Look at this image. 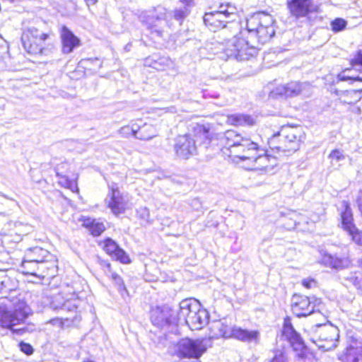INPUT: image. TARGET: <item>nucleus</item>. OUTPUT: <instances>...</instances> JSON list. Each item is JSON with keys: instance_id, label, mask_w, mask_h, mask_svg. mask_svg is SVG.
<instances>
[{"instance_id": "38", "label": "nucleus", "mask_w": 362, "mask_h": 362, "mask_svg": "<svg viewBox=\"0 0 362 362\" xmlns=\"http://www.w3.org/2000/svg\"><path fill=\"white\" fill-rule=\"evenodd\" d=\"M105 228L104 224L95 220L94 224H93L90 229V232L93 235L98 236L105 230Z\"/></svg>"}, {"instance_id": "39", "label": "nucleus", "mask_w": 362, "mask_h": 362, "mask_svg": "<svg viewBox=\"0 0 362 362\" xmlns=\"http://www.w3.org/2000/svg\"><path fill=\"white\" fill-rule=\"evenodd\" d=\"M270 362H287V358L281 350H276Z\"/></svg>"}, {"instance_id": "47", "label": "nucleus", "mask_w": 362, "mask_h": 362, "mask_svg": "<svg viewBox=\"0 0 362 362\" xmlns=\"http://www.w3.org/2000/svg\"><path fill=\"white\" fill-rule=\"evenodd\" d=\"M88 6L96 4L98 0H84Z\"/></svg>"}, {"instance_id": "36", "label": "nucleus", "mask_w": 362, "mask_h": 362, "mask_svg": "<svg viewBox=\"0 0 362 362\" xmlns=\"http://www.w3.org/2000/svg\"><path fill=\"white\" fill-rule=\"evenodd\" d=\"M328 158L331 160V162H339L345 159V155L343 151L339 149H334L329 154Z\"/></svg>"}, {"instance_id": "3", "label": "nucleus", "mask_w": 362, "mask_h": 362, "mask_svg": "<svg viewBox=\"0 0 362 362\" xmlns=\"http://www.w3.org/2000/svg\"><path fill=\"white\" fill-rule=\"evenodd\" d=\"M12 310H0V326L10 329L16 335L22 336L33 332L35 329L33 324L16 327L23 325L30 313V309L26 303L22 299L14 298L12 300Z\"/></svg>"}, {"instance_id": "23", "label": "nucleus", "mask_w": 362, "mask_h": 362, "mask_svg": "<svg viewBox=\"0 0 362 362\" xmlns=\"http://www.w3.org/2000/svg\"><path fill=\"white\" fill-rule=\"evenodd\" d=\"M341 208L343 211L341 212V218L344 230L345 231L353 230L356 226L353 223V215L349 203L346 201H343L341 202Z\"/></svg>"}, {"instance_id": "2", "label": "nucleus", "mask_w": 362, "mask_h": 362, "mask_svg": "<svg viewBox=\"0 0 362 362\" xmlns=\"http://www.w3.org/2000/svg\"><path fill=\"white\" fill-rule=\"evenodd\" d=\"M218 141L230 156L251 160L250 170L270 172L277 164L276 158L268 155L255 138L228 130L218 134Z\"/></svg>"}, {"instance_id": "10", "label": "nucleus", "mask_w": 362, "mask_h": 362, "mask_svg": "<svg viewBox=\"0 0 362 362\" xmlns=\"http://www.w3.org/2000/svg\"><path fill=\"white\" fill-rule=\"evenodd\" d=\"M171 13H168L166 9L162 6H157L150 11L146 18V24L152 34L162 37L163 33H168L173 23L170 21Z\"/></svg>"}, {"instance_id": "42", "label": "nucleus", "mask_w": 362, "mask_h": 362, "mask_svg": "<svg viewBox=\"0 0 362 362\" xmlns=\"http://www.w3.org/2000/svg\"><path fill=\"white\" fill-rule=\"evenodd\" d=\"M302 285L306 288H311L317 286V282L315 279L311 278L304 279L302 281Z\"/></svg>"}, {"instance_id": "24", "label": "nucleus", "mask_w": 362, "mask_h": 362, "mask_svg": "<svg viewBox=\"0 0 362 362\" xmlns=\"http://www.w3.org/2000/svg\"><path fill=\"white\" fill-rule=\"evenodd\" d=\"M51 307L53 310H62L68 312H74L77 309V306L73 300L62 301L61 295H57L54 297L51 303Z\"/></svg>"}, {"instance_id": "35", "label": "nucleus", "mask_w": 362, "mask_h": 362, "mask_svg": "<svg viewBox=\"0 0 362 362\" xmlns=\"http://www.w3.org/2000/svg\"><path fill=\"white\" fill-rule=\"evenodd\" d=\"M346 25V21L343 18H336L331 23L332 29L334 32L341 31L345 28Z\"/></svg>"}, {"instance_id": "32", "label": "nucleus", "mask_w": 362, "mask_h": 362, "mask_svg": "<svg viewBox=\"0 0 362 362\" xmlns=\"http://www.w3.org/2000/svg\"><path fill=\"white\" fill-rule=\"evenodd\" d=\"M233 11V7L228 5L221 4L218 10L216 11H223V14H225L226 20H228L230 22V21H233V18L235 16V13Z\"/></svg>"}, {"instance_id": "1", "label": "nucleus", "mask_w": 362, "mask_h": 362, "mask_svg": "<svg viewBox=\"0 0 362 362\" xmlns=\"http://www.w3.org/2000/svg\"><path fill=\"white\" fill-rule=\"evenodd\" d=\"M273 17L256 13L246 21V29L226 42L223 51L228 58L238 61L249 59L257 52V46L268 42L275 34Z\"/></svg>"}, {"instance_id": "26", "label": "nucleus", "mask_w": 362, "mask_h": 362, "mask_svg": "<svg viewBox=\"0 0 362 362\" xmlns=\"http://www.w3.org/2000/svg\"><path fill=\"white\" fill-rule=\"evenodd\" d=\"M322 262L334 269H343L348 267L351 262L349 258L334 257L331 255H325L322 257Z\"/></svg>"}, {"instance_id": "9", "label": "nucleus", "mask_w": 362, "mask_h": 362, "mask_svg": "<svg viewBox=\"0 0 362 362\" xmlns=\"http://www.w3.org/2000/svg\"><path fill=\"white\" fill-rule=\"evenodd\" d=\"M50 33H44L35 27L25 28L21 42L25 50L30 54H42L46 41L49 40Z\"/></svg>"}, {"instance_id": "6", "label": "nucleus", "mask_w": 362, "mask_h": 362, "mask_svg": "<svg viewBox=\"0 0 362 362\" xmlns=\"http://www.w3.org/2000/svg\"><path fill=\"white\" fill-rule=\"evenodd\" d=\"M177 315L179 320H183L191 329H200L209 322L208 312L194 298L182 300Z\"/></svg>"}, {"instance_id": "18", "label": "nucleus", "mask_w": 362, "mask_h": 362, "mask_svg": "<svg viewBox=\"0 0 362 362\" xmlns=\"http://www.w3.org/2000/svg\"><path fill=\"white\" fill-rule=\"evenodd\" d=\"M288 7L296 18L306 16L313 9V0H288Z\"/></svg>"}, {"instance_id": "49", "label": "nucleus", "mask_w": 362, "mask_h": 362, "mask_svg": "<svg viewBox=\"0 0 362 362\" xmlns=\"http://www.w3.org/2000/svg\"><path fill=\"white\" fill-rule=\"evenodd\" d=\"M0 195H1V196H2V197H4V198H6V199H9V198L7 197V195H6V194H3V193H2V192H0Z\"/></svg>"}, {"instance_id": "41", "label": "nucleus", "mask_w": 362, "mask_h": 362, "mask_svg": "<svg viewBox=\"0 0 362 362\" xmlns=\"http://www.w3.org/2000/svg\"><path fill=\"white\" fill-rule=\"evenodd\" d=\"M19 346H20V349L22 352H23L24 354H25L26 355H31L33 353V346L28 344V343H25L23 341H21L20 344H19Z\"/></svg>"}, {"instance_id": "29", "label": "nucleus", "mask_w": 362, "mask_h": 362, "mask_svg": "<svg viewBox=\"0 0 362 362\" xmlns=\"http://www.w3.org/2000/svg\"><path fill=\"white\" fill-rule=\"evenodd\" d=\"M189 6H187L186 4H185L184 6L177 8L173 11L168 12V13H171L170 21L171 20L172 18H173L175 21L179 22L180 25H181L183 20L189 13V10L188 8Z\"/></svg>"}, {"instance_id": "17", "label": "nucleus", "mask_w": 362, "mask_h": 362, "mask_svg": "<svg viewBox=\"0 0 362 362\" xmlns=\"http://www.w3.org/2000/svg\"><path fill=\"white\" fill-rule=\"evenodd\" d=\"M284 94L286 97H296L299 95L309 96L311 93L312 86L307 82L291 81L284 87Z\"/></svg>"}, {"instance_id": "13", "label": "nucleus", "mask_w": 362, "mask_h": 362, "mask_svg": "<svg viewBox=\"0 0 362 362\" xmlns=\"http://www.w3.org/2000/svg\"><path fill=\"white\" fill-rule=\"evenodd\" d=\"M206 340L203 339H182L177 343V354L180 357L189 358H200L207 349Z\"/></svg>"}, {"instance_id": "30", "label": "nucleus", "mask_w": 362, "mask_h": 362, "mask_svg": "<svg viewBox=\"0 0 362 362\" xmlns=\"http://www.w3.org/2000/svg\"><path fill=\"white\" fill-rule=\"evenodd\" d=\"M106 267L108 269V273H107V275L110 276L111 279L114 281L115 285L117 286L118 291L119 292L127 291L122 279L117 274L112 272L111 271L110 264L107 263L106 264Z\"/></svg>"}, {"instance_id": "34", "label": "nucleus", "mask_w": 362, "mask_h": 362, "mask_svg": "<svg viewBox=\"0 0 362 362\" xmlns=\"http://www.w3.org/2000/svg\"><path fill=\"white\" fill-rule=\"evenodd\" d=\"M346 232L355 243L358 245H362V231L359 230L356 227H354L353 230H349Z\"/></svg>"}, {"instance_id": "44", "label": "nucleus", "mask_w": 362, "mask_h": 362, "mask_svg": "<svg viewBox=\"0 0 362 362\" xmlns=\"http://www.w3.org/2000/svg\"><path fill=\"white\" fill-rule=\"evenodd\" d=\"M95 219L90 218H83L82 219V225L83 226L88 228L89 230L91 228L93 224H94Z\"/></svg>"}, {"instance_id": "15", "label": "nucleus", "mask_w": 362, "mask_h": 362, "mask_svg": "<svg viewBox=\"0 0 362 362\" xmlns=\"http://www.w3.org/2000/svg\"><path fill=\"white\" fill-rule=\"evenodd\" d=\"M282 334L289 341L295 350L301 351L297 354L299 362H305L304 361L305 354L302 351L304 348L303 341L299 334H298L293 327L289 318H285L284 320Z\"/></svg>"}, {"instance_id": "43", "label": "nucleus", "mask_w": 362, "mask_h": 362, "mask_svg": "<svg viewBox=\"0 0 362 362\" xmlns=\"http://www.w3.org/2000/svg\"><path fill=\"white\" fill-rule=\"evenodd\" d=\"M351 64L353 66L356 65L362 66V52H358L355 57L351 60Z\"/></svg>"}, {"instance_id": "7", "label": "nucleus", "mask_w": 362, "mask_h": 362, "mask_svg": "<svg viewBox=\"0 0 362 362\" xmlns=\"http://www.w3.org/2000/svg\"><path fill=\"white\" fill-rule=\"evenodd\" d=\"M208 130L203 126L197 124L194 127V134L187 133L178 136L175 144V151L178 157L187 159L197 151L196 142L208 138Z\"/></svg>"}, {"instance_id": "28", "label": "nucleus", "mask_w": 362, "mask_h": 362, "mask_svg": "<svg viewBox=\"0 0 362 362\" xmlns=\"http://www.w3.org/2000/svg\"><path fill=\"white\" fill-rule=\"evenodd\" d=\"M340 358L343 362H362V349L350 348Z\"/></svg>"}, {"instance_id": "20", "label": "nucleus", "mask_w": 362, "mask_h": 362, "mask_svg": "<svg viewBox=\"0 0 362 362\" xmlns=\"http://www.w3.org/2000/svg\"><path fill=\"white\" fill-rule=\"evenodd\" d=\"M62 43V52L69 54L80 45V40L65 25H63L60 32Z\"/></svg>"}, {"instance_id": "45", "label": "nucleus", "mask_w": 362, "mask_h": 362, "mask_svg": "<svg viewBox=\"0 0 362 362\" xmlns=\"http://www.w3.org/2000/svg\"><path fill=\"white\" fill-rule=\"evenodd\" d=\"M192 206L196 209L199 210V209L201 207V202L199 199H194L192 201Z\"/></svg>"}, {"instance_id": "33", "label": "nucleus", "mask_w": 362, "mask_h": 362, "mask_svg": "<svg viewBox=\"0 0 362 362\" xmlns=\"http://www.w3.org/2000/svg\"><path fill=\"white\" fill-rule=\"evenodd\" d=\"M8 284H9V279L4 274V272L0 271V292L2 294H6L9 291L11 290V288L8 286Z\"/></svg>"}, {"instance_id": "5", "label": "nucleus", "mask_w": 362, "mask_h": 362, "mask_svg": "<svg viewBox=\"0 0 362 362\" xmlns=\"http://www.w3.org/2000/svg\"><path fill=\"white\" fill-rule=\"evenodd\" d=\"M209 329L211 338H233L247 343H257L259 339V331L243 329L228 323L226 320L211 322Z\"/></svg>"}, {"instance_id": "16", "label": "nucleus", "mask_w": 362, "mask_h": 362, "mask_svg": "<svg viewBox=\"0 0 362 362\" xmlns=\"http://www.w3.org/2000/svg\"><path fill=\"white\" fill-rule=\"evenodd\" d=\"M223 11H211L206 13L203 17L204 23L206 27L213 32L223 28L229 21L226 20Z\"/></svg>"}, {"instance_id": "25", "label": "nucleus", "mask_w": 362, "mask_h": 362, "mask_svg": "<svg viewBox=\"0 0 362 362\" xmlns=\"http://www.w3.org/2000/svg\"><path fill=\"white\" fill-rule=\"evenodd\" d=\"M119 134H121L123 137H129L130 135H132L134 137L141 139V140H149L152 139L154 135H145L142 133V132L139 129L136 128L134 125L132 127L127 125L121 127L119 130Z\"/></svg>"}, {"instance_id": "21", "label": "nucleus", "mask_w": 362, "mask_h": 362, "mask_svg": "<svg viewBox=\"0 0 362 362\" xmlns=\"http://www.w3.org/2000/svg\"><path fill=\"white\" fill-rule=\"evenodd\" d=\"M151 319L152 323L158 327H163L173 322L170 310L168 308L153 310L151 313Z\"/></svg>"}, {"instance_id": "12", "label": "nucleus", "mask_w": 362, "mask_h": 362, "mask_svg": "<svg viewBox=\"0 0 362 362\" xmlns=\"http://www.w3.org/2000/svg\"><path fill=\"white\" fill-rule=\"evenodd\" d=\"M108 188L109 192L105 199L107 206L115 216L124 214L129 206V196L121 192L115 182L109 184Z\"/></svg>"}, {"instance_id": "19", "label": "nucleus", "mask_w": 362, "mask_h": 362, "mask_svg": "<svg viewBox=\"0 0 362 362\" xmlns=\"http://www.w3.org/2000/svg\"><path fill=\"white\" fill-rule=\"evenodd\" d=\"M103 249L112 258L119 261L123 264L130 262L129 256L124 250L119 247V245L111 238H107L103 243Z\"/></svg>"}, {"instance_id": "37", "label": "nucleus", "mask_w": 362, "mask_h": 362, "mask_svg": "<svg viewBox=\"0 0 362 362\" xmlns=\"http://www.w3.org/2000/svg\"><path fill=\"white\" fill-rule=\"evenodd\" d=\"M138 217L146 223H150V213L146 207H140L136 211Z\"/></svg>"}, {"instance_id": "11", "label": "nucleus", "mask_w": 362, "mask_h": 362, "mask_svg": "<svg viewBox=\"0 0 362 362\" xmlns=\"http://www.w3.org/2000/svg\"><path fill=\"white\" fill-rule=\"evenodd\" d=\"M49 256V252L42 247H35L28 249L25 255L21 269L24 274L37 276V271L40 269V265L47 261Z\"/></svg>"}, {"instance_id": "4", "label": "nucleus", "mask_w": 362, "mask_h": 362, "mask_svg": "<svg viewBox=\"0 0 362 362\" xmlns=\"http://www.w3.org/2000/svg\"><path fill=\"white\" fill-rule=\"evenodd\" d=\"M305 139V133L301 126L285 125L269 139L268 144L276 153L290 154L298 151Z\"/></svg>"}, {"instance_id": "40", "label": "nucleus", "mask_w": 362, "mask_h": 362, "mask_svg": "<svg viewBox=\"0 0 362 362\" xmlns=\"http://www.w3.org/2000/svg\"><path fill=\"white\" fill-rule=\"evenodd\" d=\"M346 71V70L344 71L342 74L339 75V78L340 81L352 80V81H362V76L345 75ZM360 91L362 92V88L360 90Z\"/></svg>"}, {"instance_id": "14", "label": "nucleus", "mask_w": 362, "mask_h": 362, "mask_svg": "<svg viewBox=\"0 0 362 362\" xmlns=\"http://www.w3.org/2000/svg\"><path fill=\"white\" fill-rule=\"evenodd\" d=\"M321 300L313 298V300L307 296L294 295L291 300L293 313L297 317H304L315 313L319 310Z\"/></svg>"}, {"instance_id": "48", "label": "nucleus", "mask_w": 362, "mask_h": 362, "mask_svg": "<svg viewBox=\"0 0 362 362\" xmlns=\"http://www.w3.org/2000/svg\"><path fill=\"white\" fill-rule=\"evenodd\" d=\"M180 2L186 4L187 6H190L193 0H179Z\"/></svg>"}, {"instance_id": "22", "label": "nucleus", "mask_w": 362, "mask_h": 362, "mask_svg": "<svg viewBox=\"0 0 362 362\" xmlns=\"http://www.w3.org/2000/svg\"><path fill=\"white\" fill-rule=\"evenodd\" d=\"M65 165H66V163H62L56 167V174L59 178L58 183L62 187L67 188L73 192H78V188L76 181L69 179L68 177V175L66 174H64V173L62 172V168H64Z\"/></svg>"}, {"instance_id": "50", "label": "nucleus", "mask_w": 362, "mask_h": 362, "mask_svg": "<svg viewBox=\"0 0 362 362\" xmlns=\"http://www.w3.org/2000/svg\"><path fill=\"white\" fill-rule=\"evenodd\" d=\"M83 362H94V361H90V360H87V361H83Z\"/></svg>"}, {"instance_id": "46", "label": "nucleus", "mask_w": 362, "mask_h": 362, "mask_svg": "<svg viewBox=\"0 0 362 362\" xmlns=\"http://www.w3.org/2000/svg\"><path fill=\"white\" fill-rule=\"evenodd\" d=\"M87 62H91V63H95V64H98V68H100L102 66V64L101 62H99V59L95 58V59H87Z\"/></svg>"}, {"instance_id": "31", "label": "nucleus", "mask_w": 362, "mask_h": 362, "mask_svg": "<svg viewBox=\"0 0 362 362\" xmlns=\"http://www.w3.org/2000/svg\"><path fill=\"white\" fill-rule=\"evenodd\" d=\"M154 69L158 70H164L166 68L173 66V62L166 57H160L158 59L154 60L151 65Z\"/></svg>"}, {"instance_id": "8", "label": "nucleus", "mask_w": 362, "mask_h": 362, "mask_svg": "<svg viewBox=\"0 0 362 362\" xmlns=\"http://www.w3.org/2000/svg\"><path fill=\"white\" fill-rule=\"evenodd\" d=\"M339 337V329L331 324H317L315 326L310 341L319 349L329 351L337 345Z\"/></svg>"}, {"instance_id": "51", "label": "nucleus", "mask_w": 362, "mask_h": 362, "mask_svg": "<svg viewBox=\"0 0 362 362\" xmlns=\"http://www.w3.org/2000/svg\"><path fill=\"white\" fill-rule=\"evenodd\" d=\"M359 262H360L361 265H362V259L360 260Z\"/></svg>"}, {"instance_id": "27", "label": "nucleus", "mask_w": 362, "mask_h": 362, "mask_svg": "<svg viewBox=\"0 0 362 362\" xmlns=\"http://www.w3.org/2000/svg\"><path fill=\"white\" fill-rule=\"evenodd\" d=\"M228 122L234 126L250 127L255 124V119L249 115L233 114L228 117Z\"/></svg>"}]
</instances>
